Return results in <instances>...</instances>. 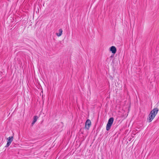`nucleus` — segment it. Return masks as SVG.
Here are the masks:
<instances>
[{"label":"nucleus","instance_id":"obj_5","mask_svg":"<svg viewBox=\"0 0 159 159\" xmlns=\"http://www.w3.org/2000/svg\"><path fill=\"white\" fill-rule=\"evenodd\" d=\"M110 51L113 54H115L116 51V48L114 46H112L110 48Z\"/></svg>","mask_w":159,"mask_h":159},{"label":"nucleus","instance_id":"obj_1","mask_svg":"<svg viewBox=\"0 0 159 159\" xmlns=\"http://www.w3.org/2000/svg\"><path fill=\"white\" fill-rule=\"evenodd\" d=\"M159 110L157 108H154L150 112L148 120L149 122H151L157 114Z\"/></svg>","mask_w":159,"mask_h":159},{"label":"nucleus","instance_id":"obj_7","mask_svg":"<svg viewBox=\"0 0 159 159\" xmlns=\"http://www.w3.org/2000/svg\"><path fill=\"white\" fill-rule=\"evenodd\" d=\"M62 33V30L61 29H60L59 30V32L56 34L58 36H61Z\"/></svg>","mask_w":159,"mask_h":159},{"label":"nucleus","instance_id":"obj_4","mask_svg":"<svg viewBox=\"0 0 159 159\" xmlns=\"http://www.w3.org/2000/svg\"><path fill=\"white\" fill-rule=\"evenodd\" d=\"M7 139V142L6 146L7 147L10 145V144L11 143V142L13 140V137H9Z\"/></svg>","mask_w":159,"mask_h":159},{"label":"nucleus","instance_id":"obj_3","mask_svg":"<svg viewBox=\"0 0 159 159\" xmlns=\"http://www.w3.org/2000/svg\"><path fill=\"white\" fill-rule=\"evenodd\" d=\"M91 125V121L89 120V119H88L86 122H85V128H86V129H89V128L90 126Z\"/></svg>","mask_w":159,"mask_h":159},{"label":"nucleus","instance_id":"obj_2","mask_svg":"<svg viewBox=\"0 0 159 159\" xmlns=\"http://www.w3.org/2000/svg\"><path fill=\"white\" fill-rule=\"evenodd\" d=\"M114 121V118L113 117L110 118L106 126V130L107 131L110 130Z\"/></svg>","mask_w":159,"mask_h":159},{"label":"nucleus","instance_id":"obj_6","mask_svg":"<svg viewBox=\"0 0 159 159\" xmlns=\"http://www.w3.org/2000/svg\"><path fill=\"white\" fill-rule=\"evenodd\" d=\"M38 117L37 116H35L34 117L33 120V121L32 123V125H33L37 121Z\"/></svg>","mask_w":159,"mask_h":159}]
</instances>
